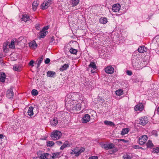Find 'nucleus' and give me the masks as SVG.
<instances>
[{
	"label": "nucleus",
	"mask_w": 159,
	"mask_h": 159,
	"mask_svg": "<svg viewBox=\"0 0 159 159\" xmlns=\"http://www.w3.org/2000/svg\"><path fill=\"white\" fill-rule=\"evenodd\" d=\"M61 135V133L60 131L56 130L52 133L51 137L53 140H56L60 139Z\"/></svg>",
	"instance_id": "nucleus-1"
},
{
	"label": "nucleus",
	"mask_w": 159,
	"mask_h": 159,
	"mask_svg": "<svg viewBox=\"0 0 159 159\" xmlns=\"http://www.w3.org/2000/svg\"><path fill=\"white\" fill-rule=\"evenodd\" d=\"M85 150V148L84 147H82L80 149L78 147H76L73 150V152L75 156L78 157L82 152H83Z\"/></svg>",
	"instance_id": "nucleus-2"
},
{
	"label": "nucleus",
	"mask_w": 159,
	"mask_h": 159,
	"mask_svg": "<svg viewBox=\"0 0 159 159\" xmlns=\"http://www.w3.org/2000/svg\"><path fill=\"white\" fill-rule=\"evenodd\" d=\"M148 117L146 116L142 117L139 119V124L142 125H145L147 123H148Z\"/></svg>",
	"instance_id": "nucleus-3"
},
{
	"label": "nucleus",
	"mask_w": 159,
	"mask_h": 159,
	"mask_svg": "<svg viewBox=\"0 0 159 159\" xmlns=\"http://www.w3.org/2000/svg\"><path fill=\"white\" fill-rule=\"evenodd\" d=\"M148 139V137L147 135H143L141 136L139 139V143L141 145L144 144Z\"/></svg>",
	"instance_id": "nucleus-4"
},
{
	"label": "nucleus",
	"mask_w": 159,
	"mask_h": 159,
	"mask_svg": "<svg viewBox=\"0 0 159 159\" xmlns=\"http://www.w3.org/2000/svg\"><path fill=\"white\" fill-rule=\"evenodd\" d=\"M52 1L51 0L45 1L41 5V8L44 10L47 8L51 5Z\"/></svg>",
	"instance_id": "nucleus-5"
},
{
	"label": "nucleus",
	"mask_w": 159,
	"mask_h": 159,
	"mask_svg": "<svg viewBox=\"0 0 159 159\" xmlns=\"http://www.w3.org/2000/svg\"><path fill=\"white\" fill-rule=\"evenodd\" d=\"M80 93H70V96H71L70 99L72 100H77L80 97Z\"/></svg>",
	"instance_id": "nucleus-6"
},
{
	"label": "nucleus",
	"mask_w": 159,
	"mask_h": 159,
	"mask_svg": "<svg viewBox=\"0 0 159 159\" xmlns=\"http://www.w3.org/2000/svg\"><path fill=\"white\" fill-rule=\"evenodd\" d=\"M114 68L111 66H108L105 69V72L107 74H112L114 72Z\"/></svg>",
	"instance_id": "nucleus-7"
},
{
	"label": "nucleus",
	"mask_w": 159,
	"mask_h": 159,
	"mask_svg": "<svg viewBox=\"0 0 159 159\" xmlns=\"http://www.w3.org/2000/svg\"><path fill=\"white\" fill-rule=\"evenodd\" d=\"M14 95V93L13 92L12 88L11 87L10 89L8 90L7 91L6 96L9 98H12Z\"/></svg>",
	"instance_id": "nucleus-8"
},
{
	"label": "nucleus",
	"mask_w": 159,
	"mask_h": 159,
	"mask_svg": "<svg viewBox=\"0 0 159 159\" xmlns=\"http://www.w3.org/2000/svg\"><path fill=\"white\" fill-rule=\"evenodd\" d=\"M89 68H87L88 71L91 70V73H93L94 71L90 69V68H92L94 70H95L96 69V66L95 63L94 62H91L89 66Z\"/></svg>",
	"instance_id": "nucleus-9"
},
{
	"label": "nucleus",
	"mask_w": 159,
	"mask_h": 159,
	"mask_svg": "<svg viewBox=\"0 0 159 159\" xmlns=\"http://www.w3.org/2000/svg\"><path fill=\"white\" fill-rule=\"evenodd\" d=\"M90 120V116L88 114H85L82 118V121L83 123H86Z\"/></svg>",
	"instance_id": "nucleus-10"
},
{
	"label": "nucleus",
	"mask_w": 159,
	"mask_h": 159,
	"mask_svg": "<svg viewBox=\"0 0 159 159\" xmlns=\"http://www.w3.org/2000/svg\"><path fill=\"white\" fill-rule=\"evenodd\" d=\"M120 6L119 4L114 5L112 7V10L115 12H117L119 11Z\"/></svg>",
	"instance_id": "nucleus-11"
},
{
	"label": "nucleus",
	"mask_w": 159,
	"mask_h": 159,
	"mask_svg": "<svg viewBox=\"0 0 159 159\" xmlns=\"http://www.w3.org/2000/svg\"><path fill=\"white\" fill-rule=\"evenodd\" d=\"M143 107L142 104H139L136 106L134 109L136 111H141L143 110Z\"/></svg>",
	"instance_id": "nucleus-12"
},
{
	"label": "nucleus",
	"mask_w": 159,
	"mask_h": 159,
	"mask_svg": "<svg viewBox=\"0 0 159 159\" xmlns=\"http://www.w3.org/2000/svg\"><path fill=\"white\" fill-rule=\"evenodd\" d=\"M21 19L22 21H23L25 22L29 21L30 22V17L27 15L25 14L23 15L22 17L21 18Z\"/></svg>",
	"instance_id": "nucleus-13"
},
{
	"label": "nucleus",
	"mask_w": 159,
	"mask_h": 159,
	"mask_svg": "<svg viewBox=\"0 0 159 159\" xmlns=\"http://www.w3.org/2000/svg\"><path fill=\"white\" fill-rule=\"evenodd\" d=\"M34 107L32 106H30L29 108L27 113H28V115L29 116H31L34 115Z\"/></svg>",
	"instance_id": "nucleus-14"
},
{
	"label": "nucleus",
	"mask_w": 159,
	"mask_h": 159,
	"mask_svg": "<svg viewBox=\"0 0 159 159\" xmlns=\"http://www.w3.org/2000/svg\"><path fill=\"white\" fill-rule=\"evenodd\" d=\"M39 4V2L38 1L36 0L33 2L32 4L33 9L34 11L36 10L37 7L38 6Z\"/></svg>",
	"instance_id": "nucleus-15"
},
{
	"label": "nucleus",
	"mask_w": 159,
	"mask_h": 159,
	"mask_svg": "<svg viewBox=\"0 0 159 159\" xmlns=\"http://www.w3.org/2000/svg\"><path fill=\"white\" fill-rule=\"evenodd\" d=\"M146 48L144 46L139 47L138 49V51L140 53H143L146 51Z\"/></svg>",
	"instance_id": "nucleus-16"
},
{
	"label": "nucleus",
	"mask_w": 159,
	"mask_h": 159,
	"mask_svg": "<svg viewBox=\"0 0 159 159\" xmlns=\"http://www.w3.org/2000/svg\"><path fill=\"white\" fill-rule=\"evenodd\" d=\"M30 47L33 49H35L37 47V45L35 41H32L29 43Z\"/></svg>",
	"instance_id": "nucleus-17"
},
{
	"label": "nucleus",
	"mask_w": 159,
	"mask_h": 159,
	"mask_svg": "<svg viewBox=\"0 0 159 159\" xmlns=\"http://www.w3.org/2000/svg\"><path fill=\"white\" fill-rule=\"evenodd\" d=\"M6 75L4 73H2L0 75V80L1 82H3L6 79Z\"/></svg>",
	"instance_id": "nucleus-18"
},
{
	"label": "nucleus",
	"mask_w": 159,
	"mask_h": 159,
	"mask_svg": "<svg viewBox=\"0 0 159 159\" xmlns=\"http://www.w3.org/2000/svg\"><path fill=\"white\" fill-rule=\"evenodd\" d=\"M17 43L16 39H13L12 40L11 43L9 45V47L12 48H14L15 47V43Z\"/></svg>",
	"instance_id": "nucleus-19"
},
{
	"label": "nucleus",
	"mask_w": 159,
	"mask_h": 159,
	"mask_svg": "<svg viewBox=\"0 0 159 159\" xmlns=\"http://www.w3.org/2000/svg\"><path fill=\"white\" fill-rule=\"evenodd\" d=\"M38 154L40 159H46V153H41V152H39Z\"/></svg>",
	"instance_id": "nucleus-20"
},
{
	"label": "nucleus",
	"mask_w": 159,
	"mask_h": 159,
	"mask_svg": "<svg viewBox=\"0 0 159 159\" xmlns=\"http://www.w3.org/2000/svg\"><path fill=\"white\" fill-rule=\"evenodd\" d=\"M69 146L70 145L69 144L68 141H66L64 142L63 144L61 147L60 149L61 150H62L64 149L65 148Z\"/></svg>",
	"instance_id": "nucleus-21"
},
{
	"label": "nucleus",
	"mask_w": 159,
	"mask_h": 159,
	"mask_svg": "<svg viewBox=\"0 0 159 159\" xmlns=\"http://www.w3.org/2000/svg\"><path fill=\"white\" fill-rule=\"evenodd\" d=\"M69 65L68 64H65L60 68L61 71H63L66 70L69 67Z\"/></svg>",
	"instance_id": "nucleus-22"
},
{
	"label": "nucleus",
	"mask_w": 159,
	"mask_h": 159,
	"mask_svg": "<svg viewBox=\"0 0 159 159\" xmlns=\"http://www.w3.org/2000/svg\"><path fill=\"white\" fill-rule=\"evenodd\" d=\"M56 75V73L55 72L52 71H48L47 72V75L48 77H53Z\"/></svg>",
	"instance_id": "nucleus-23"
},
{
	"label": "nucleus",
	"mask_w": 159,
	"mask_h": 159,
	"mask_svg": "<svg viewBox=\"0 0 159 159\" xmlns=\"http://www.w3.org/2000/svg\"><path fill=\"white\" fill-rule=\"evenodd\" d=\"M104 123L106 125H109L110 126H114L115 125L114 123L111 121L108 120H105Z\"/></svg>",
	"instance_id": "nucleus-24"
},
{
	"label": "nucleus",
	"mask_w": 159,
	"mask_h": 159,
	"mask_svg": "<svg viewBox=\"0 0 159 159\" xmlns=\"http://www.w3.org/2000/svg\"><path fill=\"white\" fill-rule=\"evenodd\" d=\"M50 123L52 125L54 126L56 125L58 123L57 119L55 118L53 120L51 121Z\"/></svg>",
	"instance_id": "nucleus-25"
},
{
	"label": "nucleus",
	"mask_w": 159,
	"mask_h": 159,
	"mask_svg": "<svg viewBox=\"0 0 159 159\" xmlns=\"http://www.w3.org/2000/svg\"><path fill=\"white\" fill-rule=\"evenodd\" d=\"M107 22V19L106 18L102 17L99 20V22L102 24H105Z\"/></svg>",
	"instance_id": "nucleus-26"
},
{
	"label": "nucleus",
	"mask_w": 159,
	"mask_h": 159,
	"mask_svg": "<svg viewBox=\"0 0 159 159\" xmlns=\"http://www.w3.org/2000/svg\"><path fill=\"white\" fill-rule=\"evenodd\" d=\"M132 157V156L131 154H126L124 155L123 156V159H131Z\"/></svg>",
	"instance_id": "nucleus-27"
},
{
	"label": "nucleus",
	"mask_w": 159,
	"mask_h": 159,
	"mask_svg": "<svg viewBox=\"0 0 159 159\" xmlns=\"http://www.w3.org/2000/svg\"><path fill=\"white\" fill-rule=\"evenodd\" d=\"M79 0H71V3L72 7L77 6L79 3Z\"/></svg>",
	"instance_id": "nucleus-28"
},
{
	"label": "nucleus",
	"mask_w": 159,
	"mask_h": 159,
	"mask_svg": "<svg viewBox=\"0 0 159 159\" xmlns=\"http://www.w3.org/2000/svg\"><path fill=\"white\" fill-rule=\"evenodd\" d=\"M43 56H42L41 57L38 58V63H37V68H39L40 66V64L43 60Z\"/></svg>",
	"instance_id": "nucleus-29"
},
{
	"label": "nucleus",
	"mask_w": 159,
	"mask_h": 159,
	"mask_svg": "<svg viewBox=\"0 0 159 159\" xmlns=\"http://www.w3.org/2000/svg\"><path fill=\"white\" fill-rule=\"evenodd\" d=\"M115 93L117 95L120 96L123 94V92L122 89H120L116 91Z\"/></svg>",
	"instance_id": "nucleus-30"
},
{
	"label": "nucleus",
	"mask_w": 159,
	"mask_h": 159,
	"mask_svg": "<svg viewBox=\"0 0 159 159\" xmlns=\"http://www.w3.org/2000/svg\"><path fill=\"white\" fill-rule=\"evenodd\" d=\"M81 104H77L74 107V110L76 111H79L81 109Z\"/></svg>",
	"instance_id": "nucleus-31"
},
{
	"label": "nucleus",
	"mask_w": 159,
	"mask_h": 159,
	"mask_svg": "<svg viewBox=\"0 0 159 159\" xmlns=\"http://www.w3.org/2000/svg\"><path fill=\"white\" fill-rule=\"evenodd\" d=\"M69 51L70 53L74 54H76L77 52V50L74 49L72 48L70 49Z\"/></svg>",
	"instance_id": "nucleus-32"
},
{
	"label": "nucleus",
	"mask_w": 159,
	"mask_h": 159,
	"mask_svg": "<svg viewBox=\"0 0 159 159\" xmlns=\"http://www.w3.org/2000/svg\"><path fill=\"white\" fill-rule=\"evenodd\" d=\"M147 148H151L153 146V144L152 143V141L148 140V143L146 144Z\"/></svg>",
	"instance_id": "nucleus-33"
},
{
	"label": "nucleus",
	"mask_w": 159,
	"mask_h": 159,
	"mask_svg": "<svg viewBox=\"0 0 159 159\" xmlns=\"http://www.w3.org/2000/svg\"><path fill=\"white\" fill-rule=\"evenodd\" d=\"M46 32H42V31H40V33L39 34V38L40 39L41 38H43L45 37V36L46 35Z\"/></svg>",
	"instance_id": "nucleus-34"
},
{
	"label": "nucleus",
	"mask_w": 159,
	"mask_h": 159,
	"mask_svg": "<svg viewBox=\"0 0 159 159\" xmlns=\"http://www.w3.org/2000/svg\"><path fill=\"white\" fill-rule=\"evenodd\" d=\"M129 132L128 129L125 128L123 129L121 131V134L122 135H124L125 134H127Z\"/></svg>",
	"instance_id": "nucleus-35"
},
{
	"label": "nucleus",
	"mask_w": 159,
	"mask_h": 159,
	"mask_svg": "<svg viewBox=\"0 0 159 159\" xmlns=\"http://www.w3.org/2000/svg\"><path fill=\"white\" fill-rule=\"evenodd\" d=\"M54 143L52 141H48L47 142V146L48 147H52L54 145Z\"/></svg>",
	"instance_id": "nucleus-36"
},
{
	"label": "nucleus",
	"mask_w": 159,
	"mask_h": 159,
	"mask_svg": "<svg viewBox=\"0 0 159 159\" xmlns=\"http://www.w3.org/2000/svg\"><path fill=\"white\" fill-rule=\"evenodd\" d=\"M107 147L108 148H107V150H108L109 149H112L114 148V145L112 143L107 144Z\"/></svg>",
	"instance_id": "nucleus-37"
},
{
	"label": "nucleus",
	"mask_w": 159,
	"mask_h": 159,
	"mask_svg": "<svg viewBox=\"0 0 159 159\" xmlns=\"http://www.w3.org/2000/svg\"><path fill=\"white\" fill-rule=\"evenodd\" d=\"M60 153L58 152H56L52 154V159H54L55 158H57L58 157Z\"/></svg>",
	"instance_id": "nucleus-38"
},
{
	"label": "nucleus",
	"mask_w": 159,
	"mask_h": 159,
	"mask_svg": "<svg viewBox=\"0 0 159 159\" xmlns=\"http://www.w3.org/2000/svg\"><path fill=\"white\" fill-rule=\"evenodd\" d=\"M31 93L33 95L36 96L38 94V92L37 90L34 89L32 90Z\"/></svg>",
	"instance_id": "nucleus-39"
},
{
	"label": "nucleus",
	"mask_w": 159,
	"mask_h": 159,
	"mask_svg": "<svg viewBox=\"0 0 159 159\" xmlns=\"http://www.w3.org/2000/svg\"><path fill=\"white\" fill-rule=\"evenodd\" d=\"M52 155L48 153H46V159H52Z\"/></svg>",
	"instance_id": "nucleus-40"
},
{
	"label": "nucleus",
	"mask_w": 159,
	"mask_h": 159,
	"mask_svg": "<svg viewBox=\"0 0 159 159\" xmlns=\"http://www.w3.org/2000/svg\"><path fill=\"white\" fill-rule=\"evenodd\" d=\"M153 152L156 153H159V148L157 147L153 149Z\"/></svg>",
	"instance_id": "nucleus-41"
},
{
	"label": "nucleus",
	"mask_w": 159,
	"mask_h": 159,
	"mask_svg": "<svg viewBox=\"0 0 159 159\" xmlns=\"http://www.w3.org/2000/svg\"><path fill=\"white\" fill-rule=\"evenodd\" d=\"M19 66L17 65L16 64L13 66V69L14 70L17 71L18 70Z\"/></svg>",
	"instance_id": "nucleus-42"
},
{
	"label": "nucleus",
	"mask_w": 159,
	"mask_h": 159,
	"mask_svg": "<svg viewBox=\"0 0 159 159\" xmlns=\"http://www.w3.org/2000/svg\"><path fill=\"white\" fill-rule=\"evenodd\" d=\"M100 146L102 148H103L106 150H107V148H108L107 144L101 143L100 144Z\"/></svg>",
	"instance_id": "nucleus-43"
},
{
	"label": "nucleus",
	"mask_w": 159,
	"mask_h": 159,
	"mask_svg": "<svg viewBox=\"0 0 159 159\" xmlns=\"http://www.w3.org/2000/svg\"><path fill=\"white\" fill-rule=\"evenodd\" d=\"M116 141H118V142L122 141L123 143H127L128 142V140L122 139H117Z\"/></svg>",
	"instance_id": "nucleus-44"
},
{
	"label": "nucleus",
	"mask_w": 159,
	"mask_h": 159,
	"mask_svg": "<svg viewBox=\"0 0 159 159\" xmlns=\"http://www.w3.org/2000/svg\"><path fill=\"white\" fill-rule=\"evenodd\" d=\"M40 25L39 24H37L36 25L35 28L38 30H39L40 28Z\"/></svg>",
	"instance_id": "nucleus-45"
},
{
	"label": "nucleus",
	"mask_w": 159,
	"mask_h": 159,
	"mask_svg": "<svg viewBox=\"0 0 159 159\" xmlns=\"http://www.w3.org/2000/svg\"><path fill=\"white\" fill-rule=\"evenodd\" d=\"M34 62V61L33 60L30 61L29 63V65L31 66L32 67L33 66H34L33 64Z\"/></svg>",
	"instance_id": "nucleus-46"
},
{
	"label": "nucleus",
	"mask_w": 159,
	"mask_h": 159,
	"mask_svg": "<svg viewBox=\"0 0 159 159\" xmlns=\"http://www.w3.org/2000/svg\"><path fill=\"white\" fill-rule=\"evenodd\" d=\"M98 157L97 156L90 157L88 159H98Z\"/></svg>",
	"instance_id": "nucleus-47"
},
{
	"label": "nucleus",
	"mask_w": 159,
	"mask_h": 159,
	"mask_svg": "<svg viewBox=\"0 0 159 159\" xmlns=\"http://www.w3.org/2000/svg\"><path fill=\"white\" fill-rule=\"evenodd\" d=\"M48 26H46L43 27V28L42 31V32H45V30H47L48 29Z\"/></svg>",
	"instance_id": "nucleus-48"
},
{
	"label": "nucleus",
	"mask_w": 159,
	"mask_h": 159,
	"mask_svg": "<svg viewBox=\"0 0 159 159\" xmlns=\"http://www.w3.org/2000/svg\"><path fill=\"white\" fill-rule=\"evenodd\" d=\"M50 59L49 58H47L45 61V63L46 64H48L50 62Z\"/></svg>",
	"instance_id": "nucleus-49"
},
{
	"label": "nucleus",
	"mask_w": 159,
	"mask_h": 159,
	"mask_svg": "<svg viewBox=\"0 0 159 159\" xmlns=\"http://www.w3.org/2000/svg\"><path fill=\"white\" fill-rule=\"evenodd\" d=\"M126 73L128 75H131L132 74V72L131 71H129V70L127 71Z\"/></svg>",
	"instance_id": "nucleus-50"
},
{
	"label": "nucleus",
	"mask_w": 159,
	"mask_h": 159,
	"mask_svg": "<svg viewBox=\"0 0 159 159\" xmlns=\"http://www.w3.org/2000/svg\"><path fill=\"white\" fill-rule=\"evenodd\" d=\"M133 148L135 149L140 148L139 146V145H134L133 146Z\"/></svg>",
	"instance_id": "nucleus-51"
},
{
	"label": "nucleus",
	"mask_w": 159,
	"mask_h": 159,
	"mask_svg": "<svg viewBox=\"0 0 159 159\" xmlns=\"http://www.w3.org/2000/svg\"><path fill=\"white\" fill-rule=\"evenodd\" d=\"M3 138V135L2 134H0V141L2 140V139Z\"/></svg>",
	"instance_id": "nucleus-52"
},
{
	"label": "nucleus",
	"mask_w": 159,
	"mask_h": 159,
	"mask_svg": "<svg viewBox=\"0 0 159 159\" xmlns=\"http://www.w3.org/2000/svg\"><path fill=\"white\" fill-rule=\"evenodd\" d=\"M152 133L153 134H155L156 136H157V132L155 130H153L152 131Z\"/></svg>",
	"instance_id": "nucleus-53"
},
{
	"label": "nucleus",
	"mask_w": 159,
	"mask_h": 159,
	"mask_svg": "<svg viewBox=\"0 0 159 159\" xmlns=\"http://www.w3.org/2000/svg\"><path fill=\"white\" fill-rule=\"evenodd\" d=\"M57 144H59V145H60V144H62V142H61V141H57Z\"/></svg>",
	"instance_id": "nucleus-54"
},
{
	"label": "nucleus",
	"mask_w": 159,
	"mask_h": 159,
	"mask_svg": "<svg viewBox=\"0 0 159 159\" xmlns=\"http://www.w3.org/2000/svg\"><path fill=\"white\" fill-rule=\"evenodd\" d=\"M53 40H54V39H53V37H52L51 39V40H50V42H52L53 41Z\"/></svg>",
	"instance_id": "nucleus-55"
},
{
	"label": "nucleus",
	"mask_w": 159,
	"mask_h": 159,
	"mask_svg": "<svg viewBox=\"0 0 159 159\" xmlns=\"http://www.w3.org/2000/svg\"><path fill=\"white\" fill-rule=\"evenodd\" d=\"M33 159H40V158L39 157H34L33 158Z\"/></svg>",
	"instance_id": "nucleus-56"
},
{
	"label": "nucleus",
	"mask_w": 159,
	"mask_h": 159,
	"mask_svg": "<svg viewBox=\"0 0 159 159\" xmlns=\"http://www.w3.org/2000/svg\"><path fill=\"white\" fill-rule=\"evenodd\" d=\"M16 42H17V43H16V42L14 43H15V44H18V42L16 40Z\"/></svg>",
	"instance_id": "nucleus-57"
},
{
	"label": "nucleus",
	"mask_w": 159,
	"mask_h": 159,
	"mask_svg": "<svg viewBox=\"0 0 159 159\" xmlns=\"http://www.w3.org/2000/svg\"><path fill=\"white\" fill-rule=\"evenodd\" d=\"M70 153L71 154H74V152H73V150H72V151Z\"/></svg>",
	"instance_id": "nucleus-58"
},
{
	"label": "nucleus",
	"mask_w": 159,
	"mask_h": 159,
	"mask_svg": "<svg viewBox=\"0 0 159 159\" xmlns=\"http://www.w3.org/2000/svg\"><path fill=\"white\" fill-rule=\"evenodd\" d=\"M157 111L159 112V107H158V108L157 109Z\"/></svg>",
	"instance_id": "nucleus-59"
},
{
	"label": "nucleus",
	"mask_w": 159,
	"mask_h": 159,
	"mask_svg": "<svg viewBox=\"0 0 159 159\" xmlns=\"http://www.w3.org/2000/svg\"><path fill=\"white\" fill-rule=\"evenodd\" d=\"M140 148L139 149H143V148H142V147H139Z\"/></svg>",
	"instance_id": "nucleus-60"
}]
</instances>
